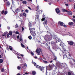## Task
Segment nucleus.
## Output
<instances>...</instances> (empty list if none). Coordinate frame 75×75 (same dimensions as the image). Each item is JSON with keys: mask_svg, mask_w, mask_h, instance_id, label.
I'll use <instances>...</instances> for the list:
<instances>
[{"mask_svg": "<svg viewBox=\"0 0 75 75\" xmlns=\"http://www.w3.org/2000/svg\"><path fill=\"white\" fill-rule=\"evenodd\" d=\"M60 45L62 47V49H60V51H62V53H63V59H64V57L65 56V52H66V50H65V49L64 48V45H62V43H60Z\"/></svg>", "mask_w": 75, "mask_h": 75, "instance_id": "obj_1", "label": "nucleus"}, {"mask_svg": "<svg viewBox=\"0 0 75 75\" xmlns=\"http://www.w3.org/2000/svg\"><path fill=\"white\" fill-rule=\"evenodd\" d=\"M47 18H48L47 17H45L44 18H43L42 19V21H45L43 22V24L46 27V28H47Z\"/></svg>", "mask_w": 75, "mask_h": 75, "instance_id": "obj_2", "label": "nucleus"}, {"mask_svg": "<svg viewBox=\"0 0 75 75\" xmlns=\"http://www.w3.org/2000/svg\"><path fill=\"white\" fill-rule=\"evenodd\" d=\"M50 35L51 37L50 38V36L48 35H46L44 37V39L46 41H47V40H48V41H50L51 40V38H52V37H51L52 35L50 34Z\"/></svg>", "mask_w": 75, "mask_h": 75, "instance_id": "obj_3", "label": "nucleus"}, {"mask_svg": "<svg viewBox=\"0 0 75 75\" xmlns=\"http://www.w3.org/2000/svg\"><path fill=\"white\" fill-rule=\"evenodd\" d=\"M41 52V54H42V50L40 48H37L36 50V52L38 55H40V52Z\"/></svg>", "mask_w": 75, "mask_h": 75, "instance_id": "obj_4", "label": "nucleus"}, {"mask_svg": "<svg viewBox=\"0 0 75 75\" xmlns=\"http://www.w3.org/2000/svg\"><path fill=\"white\" fill-rule=\"evenodd\" d=\"M56 66L58 68H59L60 67H61V65H60V63H59V62L57 61L56 62Z\"/></svg>", "mask_w": 75, "mask_h": 75, "instance_id": "obj_5", "label": "nucleus"}, {"mask_svg": "<svg viewBox=\"0 0 75 75\" xmlns=\"http://www.w3.org/2000/svg\"><path fill=\"white\" fill-rule=\"evenodd\" d=\"M58 24L59 26H63L64 23L62 22L59 21L58 22Z\"/></svg>", "mask_w": 75, "mask_h": 75, "instance_id": "obj_6", "label": "nucleus"}, {"mask_svg": "<svg viewBox=\"0 0 75 75\" xmlns=\"http://www.w3.org/2000/svg\"><path fill=\"white\" fill-rule=\"evenodd\" d=\"M71 52H70L69 53V54H68V56H69L68 57H67V55H66V57L67 58L69 59H72V57H71Z\"/></svg>", "mask_w": 75, "mask_h": 75, "instance_id": "obj_7", "label": "nucleus"}, {"mask_svg": "<svg viewBox=\"0 0 75 75\" xmlns=\"http://www.w3.org/2000/svg\"><path fill=\"white\" fill-rule=\"evenodd\" d=\"M30 33L32 34V35H33V33H33V32L34 31H35V28H33L31 29L30 28Z\"/></svg>", "mask_w": 75, "mask_h": 75, "instance_id": "obj_8", "label": "nucleus"}, {"mask_svg": "<svg viewBox=\"0 0 75 75\" xmlns=\"http://www.w3.org/2000/svg\"><path fill=\"white\" fill-rule=\"evenodd\" d=\"M53 48L54 50L55 51H57V50L58 49V47L57 45H55L52 47Z\"/></svg>", "mask_w": 75, "mask_h": 75, "instance_id": "obj_9", "label": "nucleus"}, {"mask_svg": "<svg viewBox=\"0 0 75 75\" xmlns=\"http://www.w3.org/2000/svg\"><path fill=\"white\" fill-rule=\"evenodd\" d=\"M32 34H31V35L33 36V37H35V36L36 35V34L35 33V31H33V32H32Z\"/></svg>", "mask_w": 75, "mask_h": 75, "instance_id": "obj_10", "label": "nucleus"}, {"mask_svg": "<svg viewBox=\"0 0 75 75\" xmlns=\"http://www.w3.org/2000/svg\"><path fill=\"white\" fill-rule=\"evenodd\" d=\"M68 75H75L74 73V72L73 71L68 72Z\"/></svg>", "mask_w": 75, "mask_h": 75, "instance_id": "obj_11", "label": "nucleus"}, {"mask_svg": "<svg viewBox=\"0 0 75 75\" xmlns=\"http://www.w3.org/2000/svg\"><path fill=\"white\" fill-rule=\"evenodd\" d=\"M68 43L69 44H70V45H72L73 44H74V43L72 41H68Z\"/></svg>", "mask_w": 75, "mask_h": 75, "instance_id": "obj_12", "label": "nucleus"}, {"mask_svg": "<svg viewBox=\"0 0 75 75\" xmlns=\"http://www.w3.org/2000/svg\"><path fill=\"white\" fill-rule=\"evenodd\" d=\"M40 70H41V71H42V70L43 71V72H44V70H43V69H44V67H40V66L39 67Z\"/></svg>", "mask_w": 75, "mask_h": 75, "instance_id": "obj_13", "label": "nucleus"}, {"mask_svg": "<svg viewBox=\"0 0 75 75\" xmlns=\"http://www.w3.org/2000/svg\"><path fill=\"white\" fill-rule=\"evenodd\" d=\"M8 32H5V33H4V34H4V35H3V34L2 35V36H3V37H4V38H6V35L7 34H8Z\"/></svg>", "mask_w": 75, "mask_h": 75, "instance_id": "obj_14", "label": "nucleus"}, {"mask_svg": "<svg viewBox=\"0 0 75 75\" xmlns=\"http://www.w3.org/2000/svg\"><path fill=\"white\" fill-rule=\"evenodd\" d=\"M27 67V64H24L23 66L22 67L23 68V69H25Z\"/></svg>", "mask_w": 75, "mask_h": 75, "instance_id": "obj_15", "label": "nucleus"}, {"mask_svg": "<svg viewBox=\"0 0 75 75\" xmlns=\"http://www.w3.org/2000/svg\"><path fill=\"white\" fill-rule=\"evenodd\" d=\"M56 11L57 13H59L60 11H59V9L58 8H56Z\"/></svg>", "mask_w": 75, "mask_h": 75, "instance_id": "obj_16", "label": "nucleus"}, {"mask_svg": "<svg viewBox=\"0 0 75 75\" xmlns=\"http://www.w3.org/2000/svg\"><path fill=\"white\" fill-rule=\"evenodd\" d=\"M33 64H34V66L36 67V68H37V67H38V65H37L36 63H35L34 62H33Z\"/></svg>", "mask_w": 75, "mask_h": 75, "instance_id": "obj_17", "label": "nucleus"}, {"mask_svg": "<svg viewBox=\"0 0 75 75\" xmlns=\"http://www.w3.org/2000/svg\"><path fill=\"white\" fill-rule=\"evenodd\" d=\"M9 35H13V34H12L13 32H12V31H11V30L9 31Z\"/></svg>", "mask_w": 75, "mask_h": 75, "instance_id": "obj_18", "label": "nucleus"}, {"mask_svg": "<svg viewBox=\"0 0 75 75\" xmlns=\"http://www.w3.org/2000/svg\"><path fill=\"white\" fill-rule=\"evenodd\" d=\"M68 14H69V15H72V12H71L70 11H68Z\"/></svg>", "mask_w": 75, "mask_h": 75, "instance_id": "obj_19", "label": "nucleus"}, {"mask_svg": "<svg viewBox=\"0 0 75 75\" xmlns=\"http://www.w3.org/2000/svg\"><path fill=\"white\" fill-rule=\"evenodd\" d=\"M73 24L74 23L71 22H70L69 23V25H73Z\"/></svg>", "mask_w": 75, "mask_h": 75, "instance_id": "obj_20", "label": "nucleus"}, {"mask_svg": "<svg viewBox=\"0 0 75 75\" xmlns=\"http://www.w3.org/2000/svg\"><path fill=\"white\" fill-rule=\"evenodd\" d=\"M38 18H39V15L36 14V19H38Z\"/></svg>", "mask_w": 75, "mask_h": 75, "instance_id": "obj_21", "label": "nucleus"}, {"mask_svg": "<svg viewBox=\"0 0 75 75\" xmlns=\"http://www.w3.org/2000/svg\"><path fill=\"white\" fill-rule=\"evenodd\" d=\"M6 4L7 6H10V2H9V1L7 2Z\"/></svg>", "mask_w": 75, "mask_h": 75, "instance_id": "obj_22", "label": "nucleus"}, {"mask_svg": "<svg viewBox=\"0 0 75 75\" xmlns=\"http://www.w3.org/2000/svg\"><path fill=\"white\" fill-rule=\"evenodd\" d=\"M28 26L30 28H31V27H32L31 23H28Z\"/></svg>", "mask_w": 75, "mask_h": 75, "instance_id": "obj_23", "label": "nucleus"}, {"mask_svg": "<svg viewBox=\"0 0 75 75\" xmlns=\"http://www.w3.org/2000/svg\"><path fill=\"white\" fill-rule=\"evenodd\" d=\"M13 47L11 46H9V48L11 51H12V50H13Z\"/></svg>", "mask_w": 75, "mask_h": 75, "instance_id": "obj_24", "label": "nucleus"}, {"mask_svg": "<svg viewBox=\"0 0 75 75\" xmlns=\"http://www.w3.org/2000/svg\"><path fill=\"white\" fill-rule=\"evenodd\" d=\"M32 74H33V75H35V74H36V72H35V71H33L32 72Z\"/></svg>", "mask_w": 75, "mask_h": 75, "instance_id": "obj_25", "label": "nucleus"}, {"mask_svg": "<svg viewBox=\"0 0 75 75\" xmlns=\"http://www.w3.org/2000/svg\"><path fill=\"white\" fill-rule=\"evenodd\" d=\"M62 11L63 12H68V11H67V9H63L62 10Z\"/></svg>", "mask_w": 75, "mask_h": 75, "instance_id": "obj_26", "label": "nucleus"}, {"mask_svg": "<svg viewBox=\"0 0 75 75\" xmlns=\"http://www.w3.org/2000/svg\"><path fill=\"white\" fill-rule=\"evenodd\" d=\"M44 64H48V62L44 60L43 61Z\"/></svg>", "mask_w": 75, "mask_h": 75, "instance_id": "obj_27", "label": "nucleus"}, {"mask_svg": "<svg viewBox=\"0 0 75 75\" xmlns=\"http://www.w3.org/2000/svg\"><path fill=\"white\" fill-rule=\"evenodd\" d=\"M23 3L24 4H27V2L25 1H23Z\"/></svg>", "mask_w": 75, "mask_h": 75, "instance_id": "obj_28", "label": "nucleus"}, {"mask_svg": "<svg viewBox=\"0 0 75 75\" xmlns=\"http://www.w3.org/2000/svg\"><path fill=\"white\" fill-rule=\"evenodd\" d=\"M54 60H56V59H57V57H56V56H55L54 55Z\"/></svg>", "mask_w": 75, "mask_h": 75, "instance_id": "obj_29", "label": "nucleus"}, {"mask_svg": "<svg viewBox=\"0 0 75 75\" xmlns=\"http://www.w3.org/2000/svg\"><path fill=\"white\" fill-rule=\"evenodd\" d=\"M18 59H20L21 61H23V60L22 59V58H21L18 57Z\"/></svg>", "mask_w": 75, "mask_h": 75, "instance_id": "obj_30", "label": "nucleus"}, {"mask_svg": "<svg viewBox=\"0 0 75 75\" xmlns=\"http://www.w3.org/2000/svg\"><path fill=\"white\" fill-rule=\"evenodd\" d=\"M18 9H17L16 11L14 13H18Z\"/></svg>", "mask_w": 75, "mask_h": 75, "instance_id": "obj_31", "label": "nucleus"}, {"mask_svg": "<svg viewBox=\"0 0 75 75\" xmlns=\"http://www.w3.org/2000/svg\"><path fill=\"white\" fill-rule=\"evenodd\" d=\"M28 38L29 40H31L32 39V37L31 36H29L28 37Z\"/></svg>", "mask_w": 75, "mask_h": 75, "instance_id": "obj_32", "label": "nucleus"}, {"mask_svg": "<svg viewBox=\"0 0 75 75\" xmlns=\"http://www.w3.org/2000/svg\"><path fill=\"white\" fill-rule=\"evenodd\" d=\"M21 46L22 47H23V48H24V45L23 44L21 43Z\"/></svg>", "mask_w": 75, "mask_h": 75, "instance_id": "obj_33", "label": "nucleus"}, {"mask_svg": "<svg viewBox=\"0 0 75 75\" xmlns=\"http://www.w3.org/2000/svg\"><path fill=\"white\" fill-rule=\"evenodd\" d=\"M1 72H4V68H3L1 70Z\"/></svg>", "mask_w": 75, "mask_h": 75, "instance_id": "obj_34", "label": "nucleus"}, {"mask_svg": "<svg viewBox=\"0 0 75 75\" xmlns=\"http://www.w3.org/2000/svg\"><path fill=\"white\" fill-rule=\"evenodd\" d=\"M52 67H55V68H54L55 69H57V67H55V66L54 65V64L53 65Z\"/></svg>", "mask_w": 75, "mask_h": 75, "instance_id": "obj_35", "label": "nucleus"}, {"mask_svg": "<svg viewBox=\"0 0 75 75\" xmlns=\"http://www.w3.org/2000/svg\"><path fill=\"white\" fill-rule=\"evenodd\" d=\"M19 40H20V41H21V42H22L23 41V39L21 38H19Z\"/></svg>", "mask_w": 75, "mask_h": 75, "instance_id": "obj_36", "label": "nucleus"}, {"mask_svg": "<svg viewBox=\"0 0 75 75\" xmlns=\"http://www.w3.org/2000/svg\"><path fill=\"white\" fill-rule=\"evenodd\" d=\"M7 14V11H6L4 12V14H5V15H6V14Z\"/></svg>", "mask_w": 75, "mask_h": 75, "instance_id": "obj_37", "label": "nucleus"}, {"mask_svg": "<svg viewBox=\"0 0 75 75\" xmlns=\"http://www.w3.org/2000/svg\"><path fill=\"white\" fill-rule=\"evenodd\" d=\"M23 16H25V17H26L27 15H26V14L25 13H23Z\"/></svg>", "mask_w": 75, "mask_h": 75, "instance_id": "obj_38", "label": "nucleus"}, {"mask_svg": "<svg viewBox=\"0 0 75 75\" xmlns=\"http://www.w3.org/2000/svg\"><path fill=\"white\" fill-rule=\"evenodd\" d=\"M3 60L2 59H0V63H2V62H3Z\"/></svg>", "mask_w": 75, "mask_h": 75, "instance_id": "obj_39", "label": "nucleus"}, {"mask_svg": "<svg viewBox=\"0 0 75 75\" xmlns=\"http://www.w3.org/2000/svg\"><path fill=\"white\" fill-rule=\"evenodd\" d=\"M28 11H29L27 9H26L25 10V12H26V13H28Z\"/></svg>", "mask_w": 75, "mask_h": 75, "instance_id": "obj_40", "label": "nucleus"}, {"mask_svg": "<svg viewBox=\"0 0 75 75\" xmlns=\"http://www.w3.org/2000/svg\"><path fill=\"white\" fill-rule=\"evenodd\" d=\"M18 25L16 24L15 25V28H18Z\"/></svg>", "mask_w": 75, "mask_h": 75, "instance_id": "obj_41", "label": "nucleus"}, {"mask_svg": "<svg viewBox=\"0 0 75 75\" xmlns=\"http://www.w3.org/2000/svg\"><path fill=\"white\" fill-rule=\"evenodd\" d=\"M20 68H21V67L19 66L18 67V69H20Z\"/></svg>", "mask_w": 75, "mask_h": 75, "instance_id": "obj_42", "label": "nucleus"}, {"mask_svg": "<svg viewBox=\"0 0 75 75\" xmlns=\"http://www.w3.org/2000/svg\"><path fill=\"white\" fill-rule=\"evenodd\" d=\"M38 6H37L36 9V11H37L38 10Z\"/></svg>", "mask_w": 75, "mask_h": 75, "instance_id": "obj_43", "label": "nucleus"}, {"mask_svg": "<svg viewBox=\"0 0 75 75\" xmlns=\"http://www.w3.org/2000/svg\"><path fill=\"white\" fill-rule=\"evenodd\" d=\"M9 35H10V34L8 33V34H7V37H8H8H9Z\"/></svg>", "mask_w": 75, "mask_h": 75, "instance_id": "obj_44", "label": "nucleus"}, {"mask_svg": "<svg viewBox=\"0 0 75 75\" xmlns=\"http://www.w3.org/2000/svg\"><path fill=\"white\" fill-rule=\"evenodd\" d=\"M72 21H73V22H74V23H75V19H74V18L72 19Z\"/></svg>", "mask_w": 75, "mask_h": 75, "instance_id": "obj_45", "label": "nucleus"}, {"mask_svg": "<svg viewBox=\"0 0 75 75\" xmlns=\"http://www.w3.org/2000/svg\"><path fill=\"white\" fill-rule=\"evenodd\" d=\"M65 4L66 6H67V7H68V6H69V5H68V4H66V3H65Z\"/></svg>", "mask_w": 75, "mask_h": 75, "instance_id": "obj_46", "label": "nucleus"}, {"mask_svg": "<svg viewBox=\"0 0 75 75\" xmlns=\"http://www.w3.org/2000/svg\"><path fill=\"white\" fill-rule=\"evenodd\" d=\"M31 53L32 55H34V53H33V52H31Z\"/></svg>", "mask_w": 75, "mask_h": 75, "instance_id": "obj_47", "label": "nucleus"}, {"mask_svg": "<svg viewBox=\"0 0 75 75\" xmlns=\"http://www.w3.org/2000/svg\"><path fill=\"white\" fill-rule=\"evenodd\" d=\"M19 38H20V36L19 35H18L17 36V38L18 39H19Z\"/></svg>", "mask_w": 75, "mask_h": 75, "instance_id": "obj_48", "label": "nucleus"}, {"mask_svg": "<svg viewBox=\"0 0 75 75\" xmlns=\"http://www.w3.org/2000/svg\"><path fill=\"white\" fill-rule=\"evenodd\" d=\"M16 34H19L18 32L16 31Z\"/></svg>", "mask_w": 75, "mask_h": 75, "instance_id": "obj_49", "label": "nucleus"}, {"mask_svg": "<svg viewBox=\"0 0 75 75\" xmlns=\"http://www.w3.org/2000/svg\"><path fill=\"white\" fill-rule=\"evenodd\" d=\"M69 1L71 2L72 1V2H73L74 1V0H69Z\"/></svg>", "mask_w": 75, "mask_h": 75, "instance_id": "obj_50", "label": "nucleus"}, {"mask_svg": "<svg viewBox=\"0 0 75 75\" xmlns=\"http://www.w3.org/2000/svg\"><path fill=\"white\" fill-rule=\"evenodd\" d=\"M28 8H29V10H31V8L30 7L28 6Z\"/></svg>", "mask_w": 75, "mask_h": 75, "instance_id": "obj_51", "label": "nucleus"}, {"mask_svg": "<svg viewBox=\"0 0 75 75\" xmlns=\"http://www.w3.org/2000/svg\"><path fill=\"white\" fill-rule=\"evenodd\" d=\"M4 11H2V12H1L2 14H3V13H4Z\"/></svg>", "mask_w": 75, "mask_h": 75, "instance_id": "obj_52", "label": "nucleus"}, {"mask_svg": "<svg viewBox=\"0 0 75 75\" xmlns=\"http://www.w3.org/2000/svg\"><path fill=\"white\" fill-rule=\"evenodd\" d=\"M22 31H23L24 30V28H23V27H22Z\"/></svg>", "mask_w": 75, "mask_h": 75, "instance_id": "obj_53", "label": "nucleus"}, {"mask_svg": "<svg viewBox=\"0 0 75 75\" xmlns=\"http://www.w3.org/2000/svg\"><path fill=\"white\" fill-rule=\"evenodd\" d=\"M47 47L49 49H50V47L49 46H47Z\"/></svg>", "mask_w": 75, "mask_h": 75, "instance_id": "obj_54", "label": "nucleus"}, {"mask_svg": "<svg viewBox=\"0 0 75 75\" xmlns=\"http://www.w3.org/2000/svg\"><path fill=\"white\" fill-rule=\"evenodd\" d=\"M7 28L8 29V30H10V27H8Z\"/></svg>", "mask_w": 75, "mask_h": 75, "instance_id": "obj_55", "label": "nucleus"}, {"mask_svg": "<svg viewBox=\"0 0 75 75\" xmlns=\"http://www.w3.org/2000/svg\"><path fill=\"white\" fill-rule=\"evenodd\" d=\"M60 41H61L60 40V39H58V40H57V41H58V42H59Z\"/></svg>", "mask_w": 75, "mask_h": 75, "instance_id": "obj_56", "label": "nucleus"}, {"mask_svg": "<svg viewBox=\"0 0 75 75\" xmlns=\"http://www.w3.org/2000/svg\"><path fill=\"white\" fill-rule=\"evenodd\" d=\"M63 26H64V27L65 28L67 27V26L66 25H63Z\"/></svg>", "mask_w": 75, "mask_h": 75, "instance_id": "obj_57", "label": "nucleus"}, {"mask_svg": "<svg viewBox=\"0 0 75 75\" xmlns=\"http://www.w3.org/2000/svg\"><path fill=\"white\" fill-rule=\"evenodd\" d=\"M22 16H23V14H20V17H21Z\"/></svg>", "mask_w": 75, "mask_h": 75, "instance_id": "obj_58", "label": "nucleus"}, {"mask_svg": "<svg viewBox=\"0 0 75 75\" xmlns=\"http://www.w3.org/2000/svg\"><path fill=\"white\" fill-rule=\"evenodd\" d=\"M74 9H75V3L74 4Z\"/></svg>", "mask_w": 75, "mask_h": 75, "instance_id": "obj_59", "label": "nucleus"}, {"mask_svg": "<svg viewBox=\"0 0 75 75\" xmlns=\"http://www.w3.org/2000/svg\"><path fill=\"white\" fill-rule=\"evenodd\" d=\"M41 59V58L40 57L38 59Z\"/></svg>", "mask_w": 75, "mask_h": 75, "instance_id": "obj_60", "label": "nucleus"}, {"mask_svg": "<svg viewBox=\"0 0 75 75\" xmlns=\"http://www.w3.org/2000/svg\"><path fill=\"white\" fill-rule=\"evenodd\" d=\"M20 55L22 56V57H24V55H23V54H21Z\"/></svg>", "mask_w": 75, "mask_h": 75, "instance_id": "obj_61", "label": "nucleus"}, {"mask_svg": "<svg viewBox=\"0 0 75 75\" xmlns=\"http://www.w3.org/2000/svg\"><path fill=\"white\" fill-rule=\"evenodd\" d=\"M28 1H32V0H28Z\"/></svg>", "mask_w": 75, "mask_h": 75, "instance_id": "obj_62", "label": "nucleus"}, {"mask_svg": "<svg viewBox=\"0 0 75 75\" xmlns=\"http://www.w3.org/2000/svg\"><path fill=\"white\" fill-rule=\"evenodd\" d=\"M73 18H75V16H73Z\"/></svg>", "mask_w": 75, "mask_h": 75, "instance_id": "obj_63", "label": "nucleus"}, {"mask_svg": "<svg viewBox=\"0 0 75 75\" xmlns=\"http://www.w3.org/2000/svg\"><path fill=\"white\" fill-rule=\"evenodd\" d=\"M35 59H37V57L35 56Z\"/></svg>", "mask_w": 75, "mask_h": 75, "instance_id": "obj_64", "label": "nucleus"}]
</instances>
